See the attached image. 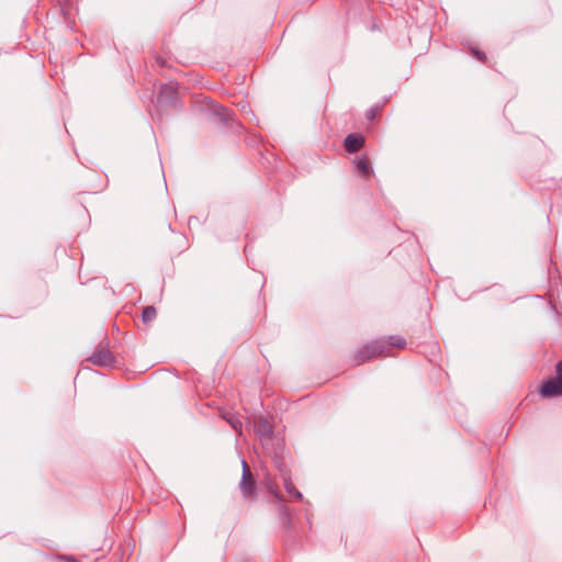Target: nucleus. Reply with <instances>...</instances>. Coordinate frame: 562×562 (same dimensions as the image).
<instances>
[{"instance_id":"f257e3e1","label":"nucleus","mask_w":562,"mask_h":562,"mask_svg":"<svg viewBox=\"0 0 562 562\" xmlns=\"http://www.w3.org/2000/svg\"><path fill=\"white\" fill-rule=\"evenodd\" d=\"M393 355V352L386 350L385 341L376 340L358 349L353 355V363L359 366L379 357H391Z\"/></svg>"},{"instance_id":"20e7f679","label":"nucleus","mask_w":562,"mask_h":562,"mask_svg":"<svg viewBox=\"0 0 562 562\" xmlns=\"http://www.w3.org/2000/svg\"><path fill=\"white\" fill-rule=\"evenodd\" d=\"M244 465V474H243V481L240 484L241 491L246 496H249L254 492V481L251 479V473L248 464L246 462L243 463Z\"/></svg>"},{"instance_id":"f03ea898","label":"nucleus","mask_w":562,"mask_h":562,"mask_svg":"<svg viewBox=\"0 0 562 562\" xmlns=\"http://www.w3.org/2000/svg\"><path fill=\"white\" fill-rule=\"evenodd\" d=\"M555 372L557 376L546 381L540 389L543 397L562 395V361L558 362Z\"/></svg>"},{"instance_id":"39448f33","label":"nucleus","mask_w":562,"mask_h":562,"mask_svg":"<svg viewBox=\"0 0 562 562\" xmlns=\"http://www.w3.org/2000/svg\"><path fill=\"white\" fill-rule=\"evenodd\" d=\"M380 341L386 342V350L389 352H392V348L404 349L406 347L405 339L402 337H397V336H392V337H389L387 339H381Z\"/></svg>"},{"instance_id":"423d86ee","label":"nucleus","mask_w":562,"mask_h":562,"mask_svg":"<svg viewBox=\"0 0 562 562\" xmlns=\"http://www.w3.org/2000/svg\"><path fill=\"white\" fill-rule=\"evenodd\" d=\"M357 168L364 177H370L372 173L371 165L367 157H360L358 159Z\"/></svg>"},{"instance_id":"0eeeda50","label":"nucleus","mask_w":562,"mask_h":562,"mask_svg":"<svg viewBox=\"0 0 562 562\" xmlns=\"http://www.w3.org/2000/svg\"><path fill=\"white\" fill-rule=\"evenodd\" d=\"M142 317L144 323L151 322L156 317V310L153 306L145 307Z\"/></svg>"},{"instance_id":"7ed1b4c3","label":"nucleus","mask_w":562,"mask_h":562,"mask_svg":"<svg viewBox=\"0 0 562 562\" xmlns=\"http://www.w3.org/2000/svg\"><path fill=\"white\" fill-rule=\"evenodd\" d=\"M364 137L360 134H350L345 139V148L349 153H356L362 148Z\"/></svg>"}]
</instances>
